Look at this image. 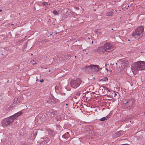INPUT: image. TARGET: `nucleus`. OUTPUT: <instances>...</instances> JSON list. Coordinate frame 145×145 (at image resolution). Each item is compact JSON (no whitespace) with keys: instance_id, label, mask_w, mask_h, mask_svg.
Here are the masks:
<instances>
[{"instance_id":"6e6d98bb","label":"nucleus","mask_w":145,"mask_h":145,"mask_svg":"<svg viewBox=\"0 0 145 145\" xmlns=\"http://www.w3.org/2000/svg\"><path fill=\"white\" fill-rule=\"evenodd\" d=\"M49 132H48V133H49L50 134V132H49Z\"/></svg>"},{"instance_id":"7ed1b4c3","label":"nucleus","mask_w":145,"mask_h":145,"mask_svg":"<svg viewBox=\"0 0 145 145\" xmlns=\"http://www.w3.org/2000/svg\"><path fill=\"white\" fill-rule=\"evenodd\" d=\"M144 29V27L142 26H139L133 33V37L136 39H138L143 36Z\"/></svg>"},{"instance_id":"49530a36","label":"nucleus","mask_w":145,"mask_h":145,"mask_svg":"<svg viewBox=\"0 0 145 145\" xmlns=\"http://www.w3.org/2000/svg\"><path fill=\"white\" fill-rule=\"evenodd\" d=\"M106 69L107 71L108 72V69L107 68H106Z\"/></svg>"},{"instance_id":"c03bdc74","label":"nucleus","mask_w":145,"mask_h":145,"mask_svg":"<svg viewBox=\"0 0 145 145\" xmlns=\"http://www.w3.org/2000/svg\"><path fill=\"white\" fill-rule=\"evenodd\" d=\"M79 8L78 7H77L76 8V9H78V10H79Z\"/></svg>"},{"instance_id":"c756f323","label":"nucleus","mask_w":145,"mask_h":145,"mask_svg":"<svg viewBox=\"0 0 145 145\" xmlns=\"http://www.w3.org/2000/svg\"><path fill=\"white\" fill-rule=\"evenodd\" d=\"M60 93L62 95H65L66 94L65 93H63V91H61Z\"/></svg>"},{"instance_id":"9b49d317","label":"nucleus","mask_w":145,"mask_h":145,"mask_svg":"<svg viewBox=\"0 0 145 145\" xmlns=\"http://www.w3.org/2000/svg\"><path fill=\"white\" fill-rule=\"evenodd\" d=\"M37 131L36 130H34L33 132V133L31 134V137H32V139H34L36 136L37 134Z\"/></svg>"},{"instance_id":"a211bd4d","label":"nucleus","mask_w":145,"mask_h":145,"mask_svg":"<svg viewBox=\"0 0 145 145\" xmlns=\"http://www.w3.org/2000/svg\"><path fill=\"white\" fill-rule=\"evenodd\" d=\"M113 91V94L114 95V96L116 97V96H117L118 95V98H119V96H120V94L118 92H116V93H115V91Z\"/></svg>"},{"instance_id":"680f3d73","label":"nucleus","mask_w":145,"mask_h":145,"mask_svg":"<svg viewBox=\"0 0 145 145\" xmlns=\"http://www.w3.org/2000/svg\"><path fill=\"white\" fill-rule=\"evenodd\" d=\"M110 72H111V70H110Z\"/></svg>"},{"instance_id":"473e14b6","label":"nucleus","mask_w":145,"mask_h":145,"mask_svg":"<svg viewBox=\"0 0 145 145\" xmlns=\"http://www.w3.org/2000/svg\"><path fill=\"white\" fill-rule=\"evenodd\" d=\"M55 89L56 90H59V88L57 86H56L55 87Z\"/></svg>"},{"instance_id":"f704fd0d","label":"nucleus","mask_w":145,"mask_h":145,"mask_svg":"<svg viewBox=\"0 0 145 145\" xmlns=\"http://www.w3.org/2000/svg\"><path fill=\"white\" fill-rule=\"evenodd\" d=\"M31 62L32 63V64L33 65L36 64V63H35V62L34 61H31Z\"/></svg>"},{"instance_id":"13d9d810","label":"nucleus","mask_w":145,"mask_h":145,"mask_svg":"<svg viewBox=\"0 0 145 145\" xmlns=\"http://www.w3.org/2000/svg\"><path fill=\"white\" fill-rule=\"evenodd\" d=\"M66 105H67V104H66Z\"/></svg>"},{"instance_id":"6ab92c4d","label":"nucleus","mask_w":145,"mask_h":145,"mask_svg":"<svg viewBox=\"0 0 145 145\" xmlns=\"http://www.w3.org/2000/svg\"><path fill=\"white\" fill-rule=\"evenodd\" d=\"M100 89L99 90L102 89L103 90H107L108 91H110L106 87H102L100 88Z\"/></svg>"},{"instance_id":"bb28decb","label":"nucleus","mask_w":145,"mask_h":145,"mask_svg":"<svg viewBox=\"0 0 145 145\" xmlns=\"http://www.w3.org/2000/svg\"><path fill=\"white\" fill-rule=\"evenodd\" d=\"M108 78L107 77H105L103 78L102 80L103 81H106L108 80Z\"/></svg>"},{"instance_id":"72a5a7b5","label":"nucleus","mask_w":145,"mask_h":145,"mask_svg":"<svg viewBox=\"0 0 145 145\" xmlns=\"http://www.w3.org/2000/svg\"><path fill=\"white\" fill-rule=\"evenodd\" d=\"M86 93L85 94V93H83L82 95V96L83 97H86Z\"/></svg>"},{"instance_id":"bf43d9fd","label":"nucleus","mask_w":145,"mask_h":145,"mask_svg":"<svg viewBox=\"0 0 145 145\" xmlns=\"http://www.w3.org/2000/svg\"><path fill=\"white\" fill-rule=\"evenodd\" d=\"M79 104L80 105L81 104L80 103H79Z\"/></svg>"},{"instance_id":"1a4fd4ad","label":"nucleus","mask_w":145,"mask_h":145,"mask_svg":"<svg viewBox=\"0 0 145 145\" xmlns=\"http://www.w3.org/2000/svg\"><path fill=\"white\" fill-rule=\"evenodd\" d=\"M124 134V132L122 131H120L117 132L114 135L115 137H118Z\"/></svg>"},{"instance_id":"ea45409f","label":"nucleus","mask_w":145,"mask_h":145,"mask_svg":"<svg viewBox=\"0 0 145 145\" xmlns=\"http://www.w3.org/2000/svg\"><path fill=\"white\" fill-rule=\"evenodd\" d=\"M44 80L43 79H41L40 80V82H42Z\"/></svg>"},{"instance_id":"39448f33","label":"nucleus","mask_w":145,"mask_h":145,"mask_svg":"<svg viewBox=\"0 0 145 145\" xmlns=\"http://www.w3.org/2000/svg\"><path fill=\"white\" fill-rule=\"evenodd\" d=\"M104 47L105 48L106 52H110L114 50V47L110 43L107 42L104 45Z\"/></svg>"},{"instance_id":"f3484780","label":"nucleus","mask_w":145,"mask_h":145,"mask_svg":"<svg viewBox=\"0 0 145 145\" xmlns=\"http://www.w3.org/2000/svg\"><path fill=\"white\" fill-rule=\"evenodd\" d=\"M92 94H96L97 95H99V96H104V95H100L99 91H95L94 92H92Z\"/></svg>"},{"instance_id":"4468645a","label":"nucleus","mask_w":145,"mask_h":145,"mask_svg":"<svg viewBox=\"0 0 145 145\" xmlns=\"http://www.w3.org/2000/svg\"><path fill=\"white\" fill-rule=\"evenodd\" d=\"M128 101V104L129 105V107H131L133 105L134 100L133 99H131L129 100Z\"/></svg>"},{"instance_id":"ddd939ff","label":"nucleus","mask_w":145,"mask_h":145,"mask_svg":"<svg viewBox=\"0 0 145 145\" xmlns=\"http://www.w3.org/2000/svg\"><path fill=\"white\" fill-rule=\"evenodd\" d=\"M70 136L69 133L68 132L65 133L64 135L62 136V137L63 138L67 139L69 138Z\"/></svg>"},{"instance_id":"412c9836","label":"nucleus","mask_w":145,"mask_h":145,"mask_svg":"<svg viewBox=\"0 0 145 145\" xmlns=\"http://www.w3.org/2000/svg\"><path fill=\"white\" fill-rule=\"evenodd\" d=\"M44 102L45 103H48L49 104L51 103V101L50 99H46L44 101Z\"/></svg>"},{"instance_id":"5fc2aeb1","label":"nucleus","mask_w":145,"mask_h":145,"mask_svg":"<svg viewBox=\"0 0 145 145\" xmlns=\"http://www.w3.org/2000/svg\"><path fill=\"white\" fill-rule=\"evenodd\" d=\"M50 71H51V70H50L49 71V72H50Z\"/></svg>"},{"instance_id":"37998d69","label":"nucleus","mask_w":145,"mask_h":145,"mask_svg":"<svg viewBox=\"0 0 145 145\" xmlns=\"http://www.w3.org/2000/svg\"><path fill=\"white\" fill-rule=\"evenodd\" d=\"M40 97H43V96L42 95V94L41 95H40Z\"/></svg>"},{"instance_id":"2eb2a0df","label":"nucleus","mask_w":145,"mask_h":145,"mask_svg":"<svg viewBox=\"0 0 145 145\" xmlns=\"http://www.w3.org/2000/svg\"><path fill=\"white\" fill-rule=\"evenodd\" d=\"M91 91H87L86 92V95H87L88 97H91L93 95L91 94Z\"/></svg>"},{"instance_id":"09e8293b","label":"nucleus","mask_w":145,"mask_h":145,"mask_svg":"<svg viewBox=\"0 0 145 145\" xmlns=\"http://www.w3.org/2000/svg\"><path fill=\"white\" fill-rule=\"evenodd\" d=\"M78 104V102H77L76 103V104Z\"/></svg>"},{"instance_id":"de8ad7c7","label":"nucleus","mask_w":145,"mask_h":145,"mask_svg":"<svg viewBox=\"0 0 145 145\" xmlns=\"http://www.w3.org/2000/svg\"><path fill=\"white\" fill-rule=\"evenodd\" d=\"M2 11V10L1 9H0V12H1Z\"/></svg>"},{"instance_id":"0eeeda50","label":"nucleus","mask_w":145,"mask_h":145,"mask_svg":"<svg viewBox=\"0 0 145 145\" xmlns=\"http://www.w3.org/2000/svg\"><path fill=\"white\" fill-rule=\"evenodd\" d=\"M129 64V63L128 60L126 59H123L122 60V63H121V66L123 67V68H125Z\"/></svg>"},{"instance_id":"4d7b16f0","label":"nucleus","mask_w":145,"mask_h":145,"mask_svg":"<svg viewBox=\"0 0 145 145\" xmlns=\"http://www.w3.org/2000/svg\"><path fill=\"white\" fill-rule=\"evenodd\" d=\"M14 25V24H11V25Z\"/></svg>"},{"instance_id":"052dcab7","label":"nucleus","mask_w":145,"mask_h":145,"mask_svg":"<svg viewBox=\"0 0 145 145\" xmlns=\"http://www.w3.org/2000/svg\"><path fill=\"white\" fill-rule=\"evenodd\" d=\"M42 92H43V93H44V91H42Z\"/></svg>"},{"instance_id":"c85d7f7f","label":"nucleus","mask_w":145,"mask_h":145,"mask_svg":"<svg viewBox=\"0 0 145 145\" xmlns=\"http://www.w3.org/2000/svg\"><path fill=\"white\" fill-rule=\"evenodd\" d=\"M21 145H29L27 142H25L23 143Z\"/></svg>"},{"instance_id":"7c9ffc66","label":"nucleus","mask_w":145,"mask_h":145,"mask_svg":"<svg viewBox=\"0 0 145 145\" xmlns=\"http://www.w3.org/2000/svg\"><path fill=\"white\" fill-rule=\"evenodd\" d=\"M92 95H93L92 96L93 97V96H94V97H95V98H97V97H99V96H98V95H97L96 94H92Z\"/></svg>"},{"instance_id":"393cba45","label":"nucleus","mask_w":145,"mask_h":145,"mask_svg":"<svg viewBox=\"0 0 145 145\" xmlns=\"http://www.w3.org/2000/svg\"><path fill=\"white\" fill-rule=\"evenodd\" d=\"M100 120L101 121H103L106 120V118L105 117H103L101 118Z\"/></svg>"},{"instance_id":"e433bc0d","label":"nucleus","mask_w":145,"mask_h":145,"mask_svg":"<svg viewBox=\"0 0 145 145\" xmlns=\"http://www.w3.org/2000/svg\"><path fill=\"white\" fill-rule=\"evenodd\" d=\"M50 132L52 135L53 134L54 132L52 130H50Z\"/></svg>"},{"instance_id":"cd10ccee","label":"nucleus","mask_w":145,"mask_h":145,"mask_svg":"<svg viewBox=\"0 0 145 145\" xmlns=\"http://www.w3.org/2000/svg\"><path fill=\"white\" fill-rule=\"evenodd\" d=\"M111 114H110V113L106 117H105L106 118V120H107V118H110V116H111Z\"/></svg>"},{"instance_id":"2f4dec72","label":"nucleus","mask_w":145,"mask_h":145,"mask_svg":"<svg viewBox=\"0 0 145 145\" xmlns=\"http://www.w3.org/2000/svg\"><path fill=\"white\" fill-rule=\"evenodd\" d=\"M80 94H81L80 93V92H78L76 93V95L77 96H80Z\"/></svg>"},{"instance_id":"dca6fc26","label":"nucleus","mask_w":145,"mask_h":145,"mask_svg":"<svg viewBox=\"0 0 145 145\" xmlns=\"http://www.w3.org/2000/svg\"><path fill=\"white\" fill-rule=\"evenodd\" d=\"M114 14V13L112 11H110L106 13V15L107 16H112Z\"/></svg>"},{"instance_id":"3c124183","label":"nucleus","mask_w":145,"mask_h":145,"mask_svg":"<svg viewBox=\"0 0 145 145\" xmlns=\"http://www.w3.org/2000/svg\"><path fill=\"white\" fill-rule=\"evenodd\" d=\"M91 88H93V87L92 86H91Z\"/></svg>"},{"instance_id":"6e6552de","label":"nucleus","mask_w":145,"mask_h":145,"mask_svg":"<svg viewBox=\"0 0 145 145\" xmlns=\"http://www.w3.org/2000/svg\"><path fill=\"white\" fill-rule=\"evenodd\" d=\"M52 142V140H50L49 138L48 137H46L44 140L42 142V144H46L47 143H48L49 144L51 143Z\"/></svg>"},{"instance_id":"b1692460","label":"nucleus","mask_w":145,"mask_h":145,"mask_svg":"<svg viewBox=\"0 0 145 145\" xmlns=\"http://www.w3.org/2000/svg\"><path fill=\"white\" fill-rule=\"evenodd\" d=\"M129 101L127 99H125L123 101V103L124 104H126L127 103H128Z\"/></svg>"},{"instance_id":"79ce46f5","label":"nucleus","mask_w":145,"mask_h":145,"mask_svg":"<svg viewBox=\"0 0 145 145\" xmlns=\"http://www.w3.org/2000/svg\"><path fill=\"white\" fill-rule=\"evenodd\" d=\"M57 1H59V2H61L62 0H57Z\"/></svg>"},{"instance_id":"4be33fe9","label":"nucleus","mask_w":145,"mask_h":145,"mask_svg":"<svg viewBox=\"0 0 145 145\" xmlns=\"http://www.w3.org/2000/svg\"><path fill=\"white\" fill-rule=\"evenodd\" d=\"M53 13L55 16H56L58 14V12L56 10H54L53 11Z\"/></svg>"},{"instance_id":"4c0bfd02","label":"nucleus","mask_w":145,"mask_h":145,"mask_svg":"<svg viewBox=\"0 0 145 145\" xmlns=\"http://www.w3.org/2000/svg\"><path fill=\"white\" fill-rule=\"evenodd\" d=\"M47 42V41L46 40H43L42 41H41V42Z\"/></svg>"},{"instance_id":"58836bf2","label":"nucleus","mask_w":145,"mask_h":145,"mask_svg":"<svg viewBox=\"0 0 145 145\" xmlns=\"http://www.w3.org/2000/svg\"><path fill=\"white\" fill-rule=\"evenodd\" d=\"M98 29H96L95 31V33H97L98 32Z\"/></svg>"},{"instance_id":"20e7f679","label":"nucleus","mask_w":145,"mask_h":145,"mask_svg":"<svg viewBox=\"0 0 145 145\" xmlns=\"http://www.w3.org/2000/svg\"><path fill=\"white\" fill-rule=\"evenodd\" d=\"M81 83V80L78 78L75 80H72L71 82V85L72 88H76L78 87Z\"/></svg>"},{"instance_id":"f8f14e48","label":"nucleus","mask_w":145,"mask_h":145,"mask_svg":"<svg viewBox=\"0 0 145 145\" xmlns=\"http://www.w3.org/2000/svg\"><path fill=\"white\" fill-rule=\"evenodd\" d=\"M85 68L86 69V70L89 72H91L92 71V65L86 66Z\"/></svg>"},{"instance_id":"e2e57ef3","label":"nucleus","mask_w":145,"mask_h":145,"mask_svg":"<svg viewBox=\"0 0 145 145\" xmlns=\"http://www.w3.org/2000/svg\"><path fill=\"white\" fill-rule=\"evenodd\" d=\"M86 54H88V53H86Z\"/></svg>"},{"instance_id":"5701e85b","label":"nucleus","mask_w":145,"mask_h":145,"mask_svg":"<svg viewBox=\"0 0 145 145\" xmlns=\"http://www.w3.org/2000/svg\"><path fill=\"white\" fill-rule=\"evenodd\" d=\"M14 101L13 102V105H14V104H15L16 103V104H18V99L17 98H16L14 99Z\"/></svg>"},{"instance_id":"a878e982","label":"nucleus","mask_w":145,"mask_h":145,"mask_svg":"<svg viewBox=\"0 0 145 145\" xmlns=\"http://www.w3.org/2000/svg\"><path fill=\"white\" fill-rule=\"evenodd\" d=\"M42 4L43 5L46 6V7L48 5V3L46 2H43Z\"/></svg>"},{"instance_id":"a19ab883","label":"nucleus","mask_w":145,"mask_h":145,"mask_svg":"<svg viewBox=\"0 0 145 145\" xmlns=\"http://www.w3.org/2000/svg\"><path fill=\"white\" fill-rule=\"evenodd\" d=\"M20 103V101L19 100L18 101V104L19 103Z\"/></svg>"},{"instance_id":"603ef678","label":"nucleus","mask_w":145,"mask_h":145,"mask_svg":"<svg viewBox=\"0 0 145 145\" xmlns=\"http://www.w3.org/2000/svg\"><path fill=\"white\" fill-rule=\"evenodd\" d=\"M74 57H75V58H76V56H75Z\"/></svg>"},{"instance_id":"f257e3e1","label":"nucleus","mask_w":145,"mask_h":145,"mask_svg":"<svg viewBox=\"0 0 145 145\" xmlns=\"http://www.w3.org/2000/svg\"><path fill=\"white\" fill-rule=\"evenodd\" d=\"M22 112L20 111L9 117L4 119L1 122V125L3 127H6L14 122L15 119L21 115Z\"/></svg>"},{"instance_id":"9d476101","label":"nucleus","mask_w":145,"mask_h":145,"mask_svg":"<svg viewBox=\"0 0 145 145\" xmlns=\"http://www.w3.org/2000/svg\"><path fill=\"white\" fill-rule=\"evenodd\" d=\"M92 71L93 70L95 72H98L99 71V66L95 65H92Z\"/></svg>"},{"instance_id":"8fccbe9b","label":"nucleus","mask_w":145,"mask_h":145,"mask_svg":"<svg viewBox=\"0 0 145 145\" xmlns=\"http://www.w3.org/2000/svg\"><path fill=\"white\" fill-rule=\"evenodd\" d=\"M70 56H69L68 57V58H69V59L70 58Z\"/></svg>"},{"instance_id":"0e129e2a","label":"nucleus","mask_w":145,"mask_h":145,"mask_svg":"<svg viewBox=\"0 0 145 145\" xmlns=\"http://www.w3.org/2000/svg\"><path fill=\"white\" fill-rule=\"evenodd\" d=\"M8 92H9V91H8Z\"/></svg>"},{"instance_id":"c9c22d12","label":"nucleus","mask_w":145,"mask_h":145,"mask_svg":"<svg viewBox=\"0 0 145 145\" xmlns=\"http://www.w3.org/2000/svg\"><path fill=\"white\" fill-rule=\"evenodd\" d=\"M56 119L57 120V121H59L60 119V117H57L56 118Z\"/></svg>"},{"instance_id":"a18cd8bd","label":"nucleus","mask_w":145,"mask_h":145,"mask_svg":"<svg viewBox=\"0 0 145 145\" xmlns=\"http://www.w3.org/2000/svg\"><path fill=\"white\" fill-rule=\"evenodd\" d=\"M77 106V108H78V105H75V106Z\"/></svg>"},{"instance_id":"864d4df0","label":"nucleus","mask_w":145,"mask_h":145,"mask_svg":"<svg viewBox=\"0 0 145 145\" xmlns=\"http://www.w3.org/2000/svg\"><path fill=\"white\" fill-rule=\"evenodd\" d=\"M93 41H92V42H91V43H92H92H93Z\"/></svg>"},{"instance_id":"423d86ee","label":"nucleus","mask_w":145,"mask_h":145,"mask_svg":"<svg viewBox=\"0 0 145 145\" xmlns=\"http://www.w3.org/2000/svg\"><path fill=\"white\" fill-rule=\"evenodd\" d=\"M98 52L100 54H103L105 52H106L105 48L103 46H100L98 47L97 49Z\"/></svg>"},{"instance_id":"f03ea898","label":"nucleus","mask_w":145,"mask_h":145,"mask_svg":"<svg viewBox=\"0 0 145 145\" xmlns=\"http://www.w3.org/2000/svg\"><path fill=\"white\" fill-rule=\"evenodd\" d=\"M145 69V62L139 61L135 63L131 67L133 74H136L139 70Z\"/></svg>"},{"instance_id":"aec40b11","label":"nucleus","mask_w":145,"mask_h":145,"mask_svg":"<svg viewBox=\"0 0 145 145\" xmlns=\"http://www.w3.org/2000/svg\"><path fill=\"white\" fill-rule=\"evenodd\" d=\"M50 112L49 113V116H53L54 115V112L52 110H51V111H50Z\"/></svg>"}]
</instances>
